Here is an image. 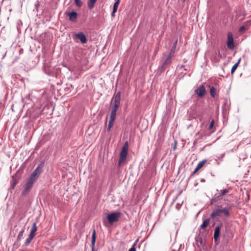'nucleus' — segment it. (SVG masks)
<instances>
[{
	"label": "nucleus",
	"instance_id": "nucleus-15",
	"mask_svg": "<svg viewBox=\"0 0 251 251\" xmlns=\"http://www.w3.org/2000/svg\"><path fill=\"white\" fill-rule=\"evenodd\" d=\"M96 240V230L94 229L93 231V233H92V241H91L92 247H95Z\"/></svg>",
	"mask_w": 251,
	"mask_h": 251
},
{
	"label": "nucleus",
	"instance_id": "nucleus-25",
	"mask_svg": "<svg viewBox=\"0 0 251 251\" xmlns=\"http://www.w3.org/2000/svg\"><path fill=\"white\" fill-rule=\"evenodd\" d=\"M206 162V160H203L198 164L197 167L199 168V169H201L205 164V162Z\"/></svg>",
	"mask_w": 251,
	"mask_h": 251
},
{
	"label": "nucleus",
	"instance_id": "nucleus-7",
	"mask_svg": "<svg viewBox=\"0 0 251 251\" xmlns=\"http://www.w3.org/2000/svg\"><path fill=\"white\" fill-rule=\"evenodd\" d=\"M196 94H197L200 97H203L206 93L205 88L204 85H200L197 89L195 91Z\"/></svg>",
	"mask_w": 251,
	"mask_h": 251
},
{
	"label": "nucleus",
	"instance_id": "nucleus-11",
	"mask_svg": "<svg viewBox=\"0 0 251 251\" xmlns=\"http://www.w3.org/2000/svg\"><path fill=\"white\" fill-rule=\"evenodd\" d=\"M120 0H117L114 3L113 5V11L111 13V16L113 17H115V13L117 12L118 7L119 5Z\"/></svg>",
	"mask_w": 251,
	"mask_h": 251
},
{
	"label": "nucleus",
	"instance_id": "nucleus-30",
	"mask_svg": "<svg viewBox=\"0 0 251 251\" xmlns=\"http://www.w3.org/2000/svg\"><path fill=\"white\" fill-rule=\"evenodd\" d=\"M200 170V169H199V168L197 166L196 168H195L194 171L192 173V175H194L196 173H197V172L199 170Z\"/></svg>",
	"mask_w": 251,
	"mask_h": 251
},
{
	"label": "nucleus",
	"instance_id": "nucleus-14",
	"mask_svg": "<svg viewBox=\"0 0 251 251\" xmlns=\"http://www.w3.org/2000/svg\"><path fill=\"white\" fill-rule=\"evenodd\" d=\"M220 232V227L219 226H217L215 228L214 233V238L215 240H217L219 236Z\"/></svg>",
	"mask_w": 251,
	"mask_h": 251
},
{
	"label": "nucleus",
	"instance_id": "nucleus-29",
	"mask_svg": "<svg viewBox=\"0 0 251 251\" xmlns=\"http://www.w3.org/2000/svg\"><path fill=\"white\" fill-rule=\"evenodd\" d=\"M136 244H134L133 246L129 250V251H136L135 248Z\"/></svg>",
	"mask_w": 251,
	"mask_h": 251
},
{
	"label": "nucleus",
	"instance_id": "nucleus-32",
	"mask_svg": "<svg viewBox=\"0 0 251 251\" xmlns=\"http://www.w3.org/2000/svg\"><path fill=\"white\" fill-rule=\"evenodd\" d=\"M92 251H96L95 249V247H92Z\"/></svg>",
	"mask_w": 251,
	"mask_h": 251
},
{
	"label": "nucleus",
	"instance_id": "nucleus-3",
	"mask_svg": "<svg viewBox=\"0 0 251 251\" xmlns=\"http://www.w3.org/2000/svg\"><path fill=\"white\" fill-rule=\"evenodd\" d=\"M128 149V143L126 141L122 147L119 160V165L123 163L126 159L127 155V151Z\"/></svg>",
	"mask_w": 251,
	"mask_h": 251
},
{
	"label": "nucleus",
	"instance_id": "nucleus-20",
	"mask_svg": "<svg viewBox=\"0 0 251 251\" xmlns=\"http://www.w3.org/2000/svg\"><path fill=\"white\" fill-rule=\"evenodd\" d=\"M241 58H240V59L238 60V62H237V63H235V64L232 66V68H231V73L232 74H233L234 73V72L235 71V70H236L237 68L238 67V65H239V63H240V61H241Z\"/></svg>",
	"mask_w": 251,
	"mask_h": 251
},
{
	"label": "nucleus",
	"instance_id": "nucleus-9",
	"mask_svg": "<svg viewBox=\"0 0 251 251\" xmlns=\"http://www.w3.org/2000/svg\"><path fill=\"white\" fill-rule=\"evenodd\" d=\"M68 16L69 17V20L72 22H75L77 14L76 12L73 11L68 13Z\"/></svg>",
	"mask_w": 251,
	"mask_h": 251
},
{
	"label": "nucleus",
	"instance_id": "nucleus-26",
	"mask_svg": "<svg viewBox=\"0 0 251 251\" xmlns=\"http://www.w3.org/2000/svg\"><path fill=\"white\" fill-rule=\"evenodd\" d=\"M75 3L78 7H81L82 5V2L81 0H75Z\"/></svg>",
	"mask_w": 251,
	"mask_h": 251
},
{
	"label": "nucleus",
	"instance_id": "nucleus-2",
	"mask_svg": "<svg viewBox=\"0 0 251 251\" xmlns=\"http://www.w3.org/2000/svg\"><path fill=\"white\" fill-rule=\"evenodd\" d=\"M222 214L226 217H228L229 216V209L226 207L222 208L221 206H218V208L213 210L211 214V218L214 219L216 217L221 216Z\"/></svg>",
	"mask_w": 251,
	"mask_h": 251
},
{
	"label": "nucleus",
	"instance_id": "nucleus-13",
	"mask_svg": "<svg viewBox=\"0 0 251 251\" xmlns=\"http://www.w3.org/2000/svg\"><path fill=\"white\" fill-rule=\"evenodd\" d=\"M37 226H36V224L35 223H34L32 225L29 234L34 235L35 236L36 235V232L37 231Z\"/></svg>",
	"mask_w": 251,
	"mask_h": 251
},
{
	"label": "nucleus",
	"instance_id": "nucleus-16",
	"mask_svg": "<svg viewBox=\"0 0 251 251\" xmlns=\"http://www.w3.org/2000/svg\"><path fill=\"white\" fill-rule=\"evenodd\" d=\"M34 237L35 236L34 235L29 234L28 238L26 239V240L25 243V246H28Z\"/></svg>",
	"mask_w": 251,
	"mask_h": 251
},
{
	"label": "nucleus",
	"instance_id": "nucleus-12",
	"mask_svg": "<svg viewBox=\"0 0 251 251\" xmlns=\"http://www.w3.org/2000/svg\"><path fill=\"white\" fill-rule=\"evenodd\" d=\"M173 55L169 54L165 60L164 62L162 64V67H165L166 66L168 65V64L171 63V58L172 57Z\"/></svg>",
	"mask_w": 251,
	"mask_h": 251
},
{
	"label": "nucleus",
	"instance_id": "nucleus-19",
	"mask_svg": "<svg viewBox=\"0 0 251 251\" xmlns=\"http://www.w3.org/2000/svg\"><path fill=\"white\" fill-rule=\"evenodd\" d=\"M177 40H176L173 47H172L171 50H170V51L169 52V54L172 55H173V54H174L175 52V50H176V44H177Z\"/></svg>",
	"mask_w": 251,
	"mask_h": 251
},
{
	"label": "nucleus",
	"instance_id": "nucleus-34",
	"mask_svg": "<svg viewBox=\"0 0 251 251\" xmlns=\"http://www.w3.org/2000/svg\"><path fill=\"white\" fill-rule=\"evenodd\" d=\"M183 1H184L185 0H182Z\"/></svg>",
	"mask_w": 251,
	"mask_h": 251
},
{
	"label": "nucleus",
	"instance_id": "nucleus-10",
	"mask_svg": "<svg viewBox=\"0 0 251 251\" xmlns=\"http://www.w3.org/2000/svg\"><path fill=\"white\" fill-rule=\"evenodd\" d=\"M118 109L111 107V111L110 115V120L115 121L116 112Z\"/></svg>",
	"mask_w": 251,
	"mask_h": 251
},
{
	"label": "nucleus",
	"instance_id": "nucleus-1",
	"mask_svg": "<svg viewBox=\"0 0 251 251\" xmlns=\"http://www.w3.org/2000/svg\"><path fill=\"white\" fill-rule=\"evenodd\" d=\"M39 168H37L32 173L30 177L27 181L24 190L22 192L23 195H25L30 191L33 183L35 182L40 175Z\"/></svg>",
	"mask_w": 251,
	"mask_h": 251
},
{
	"label": "nucleus",
	"instance_id": "nucleus-17",
	"mask_svg": "<svg viewBox=\"0 0 251 251\" xmlns=\"http://www.w3.org/2000/svg\"><path fill=\"white\" fill-rule=\"evenodd\" d=\"M97 0H89L88 2V7L90 9H92L95 5Z\"/></svg>",
	"mask_w": 251,
	"mask_h": 251
},
{
	"label": "nucleus",
	"instance_id": "nucleus-23",
	"mask_svg": "<svg viewBox=\"0 0 251 251\" xmlns=\"http://www.w3.org/2000/svg\"><path fill=\"white\" fill-rule=\"evenodd\" d=\"M24 232H25V228H23V229H22L20 231V233H19V234L18 235V237L17 239V242H19L21 240L22 237L23 236Z\"/></svg>",
	"mask_w": 251,
	"mask_h": 251
},
{
	"label": "nucleus",
	"instance_id": "nucleus-31",
	"mask_svg": "<svg viewBox=\"0 0 251 251\" xmlns=\"http://www.w3.org/2000/svg\"><path fill=\"white\" fill-rule=\"evenodd\" d=\"M200 170V169H199V168L197 166L196 168H195L194 171L192 173V175H194L196 173H197V172L199 170Z\"/></svg>",
	"mask_w": 251,
	"mask_h": 251
},
{
	"label": "nucleus",
	"instance_id": "nucleus-5",
	"mask_svg": "<svg viewBox=\"0 0 251 251\" xmlns=\"http://www.w3.org/2000/svg\"><path fill=\"white\" fill-rule=\"evenodd\" d=\"M120 101L121 92H118L117 93L115 94L112 98L111 100L112 107L118 109L120 105Z\"/></svg>",
	"mask_w": 251,
	"mask_h": 251
},
{
	"label": "nucleus",
	"instance_id": "nucleus-21",
	"mask_svg": "<svg viewBox=\"0 0 251 251\" xmlns=\"http://www.w3.org/2000/svg\"><path fill=\"white\" fill-rule=\"evenodd\" d=\"M228 192V190L227 189H224L223 190H221L219 194L215 195V196H217V198H219L221 196L225 195Z\"/></svg>",
	"mask_w": 251,
	"mask_h": 251
},
{
	"label": "nucleus",
	"instance_id": "nucleus-28",
	"mask_svg": "<svg viewBox=\"0 0 251 251\" xmlns=\"http://www.w3.org/2000/svg\"><path fill=\"white\" fill-rule=\"evenodd\" d=\"M246 30V28L245 27V26H241V27H240V28H239V31L240 32H243V31H245V30Z\"/></svg>",
	"mask_w": 251,
	"mask_h": 251
},
{
	"label": "nucleus",
	"instance_id": "nucleus-27",
	"mask_svg": "<svg viewBox=\"0 0 251 251\" xmlns=\"http://www.w3.org/2000/svg\"><path fill=\"white\" fill-rule=\"evenodd\" d=\"M214 123H215V121L214 120H212L210 123V125L209 126V129H212V128L214 126Z\"/></svg>",
	"mask_w": 251,
	"mask_h": 251
},
{
	"label": "nucleus",
	"instance_id": "nucleus-4",
	"mask_svg": "<svg viewBox=\"0 0 251 251\" xmlns=\"http://www.w3.org/2000/svg\"><path fill=\"white\" fill-rule=\"evenodd\" d=\"M121 214L119 212H112L108 214L106 216L107 221L110 225L118 221Z\"/></svg>",
	"mask_w": 251,
	"mask_h": 251
},
{
	"label": "nucleus",
	"instance_id": "nucleus-8",
	"mask_svg": "<svg viewBox=\"0 0 251 251\" xmlns=\"http://www.w3.org/2000/svg\"><path fill=\"white\" fill-rule=\"evenodd\" d=\"M74 35L75 37L79 40L82 44H85L87 42V39L83 32H80L75 34Z\"/></svg>",
	"mask_w": 251,
	"mask_h": 251
},
{
	"label": "nucleus",
	"instance_id": "nucleus-18",
	"mask_svg": "<svg viewBox=\"0 0 251 251\" xmlns=\"http://www.w3.org/2000/svg\"><path fill=\"white\" fill-rule=\"evenodd\" d=\"M209 222H210V219H205L203 221V222L202 224H201V228L204 229L208 226V225L209 223Z\"/></svg>",
	"mask_w": 251,
	"mask_h": 251
},
{
	"label": "nucleus",
	"instance_id": "nucleus-24",
	"mask_svg": "<svg viewBox=\"0 0 251 251\" xmlns=\"http://www.w3.org/2000/svg\"><path fill=\"white\" fill-rule=\"evenodd\" d=\"M114 122H115V121L109 120V123H108V127H107V131H110L111 130V128L113 126Z\"/></svg>",
	"mask_w": 251,
	"mask_h": 251
},
{
	"label": "nucleus",
	"instance_id": "nucleus-6",
	"mask_svg": "<svg viewBox=\"0 0 251 251\" xmlns=\"http://www.w3.org/2000/svg\"><path fill=\"white\" fill-rule=\"evenodd\" d=\"M226 45L227 48L229 50H233L235 48L233 37L231 32H228L227 34Z\"/></svg>",
	"mask_w": 251,
	"mask_h": 251
},
{
	"label": "nucleus",
	"instance_id": "nucleus-33",
	"mask_svg": "<svg viewBox=\"0 0 251 251\" xmlns=\"http://www.w3.org/2000/svg\"><path fill=\"white\" fill-rule=\"evenodd\" d=\"M103 223H104V224L105 226H106V222L104 221V222H103Z\"/></svg>",
	"mask_w": 251,
	"mask_h": 251
},
{
	"label": "nucleus",
	"instance_id": "nucleus-22",
	"mask_svg": "<svg viewBox=\"0 0 251 251\" xmlns=\"http://www.w3.org/2000/svg\"><path fill=\"white\" fill-rule=\"evenodd\" d=\"M210 95L212 97L214 98L216 96V89L214 86H211L210 87Z\"/></svg>",
	"mask_w": 251,
	"mask_h": 251
}]
</instances>
